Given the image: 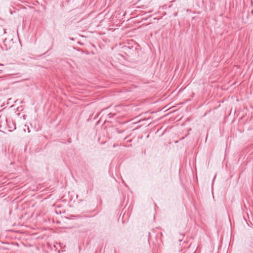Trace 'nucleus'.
<instances>
[{"label":"nucleus","mask_w":253,"mask_h":253,"mask_svg":"<svg viewBox=\"0 0 253 253\" xmlns=\"http://www.w3.org/2000/svg\"><path fill=\"white\" fill-rule=\"evenodd\" d=\"M113 115H114V114H113V113H109V114H108V117H109L110 118H111L113 117Z\"/></svg>","instance_id":"3"},{"label":"nucleus","mask_w":253,"mask_h":253,"mask_svg":"<svg viewBox=\"0 0 253 253\" xmlns=\"http://www.w3.org/2000/svg\"><path fill=\"white\" fill-rule=\"evenodd\" d=\"M13 39H11L9 40H8L6 38H5L3 41V45L2 47L3 49L7 50L9 49H10L13 42H12Z\"/></svg>","instance_id":"1"},{"label":"nucleus","mask_w":253,"mask_h":253,"mask_svg":"<svg viewBox=\"0 0 253 253\" xmlns=\"http://www.w3.org/2000/svg\"><path fill=\"white\" fill-rule=\"evenodd\" d=\"M0 121H3L4 122H5L6 121V118L5 117H0Z\"/></svg>","instance_id":"2"},{"label":"nucleus","mask_w":253,"mask_h":253,"mask_svg":"<svg viewBox=\"0 0 253 253\" xmlns=\"http://www.w3.org/2000/svg\"><path fill=\"white\" fill-rule=\"evenodd\" d=\"M179 240V241H180H180H181L182 240V239H179V240Z\"/></svg>","instance_id":"4"},{"label":"nucleus","mask_w":253,"mask_h":253,"mask_svg":"<svg viewBox=\"0 0 253 253\" xmlns=\"http://www.w3.org/2000/svg\"><path fill=\"white\" fill-rule=\"evenodd\" d=\"M28 132H30V131L29 130V128H28Z\"/></svg>","instance_id":"5"}]
</instances>
